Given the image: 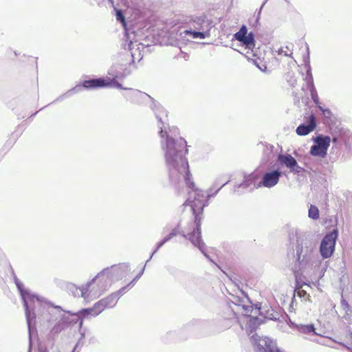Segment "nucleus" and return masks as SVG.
Segmentation results:
<instances>
[{"label": "nucleus", "instance_id": "obj_8", "mask_svg": "<svg viewBox=\"0 0 352 352\" xmlns=\"http://www.w3.org/2000/svg\"><path fill=\"white\" fill-rule=\"evenodd\" d=\"M338 239V230H334L326 234L322 239L319 251L323 259L331 258L336 250V243Z\"/></svg>", "mask_w": 352, "mask_h": 352}, {"label": "nucleus", "instance_id": "obj_7", "mask_svg": "<svg viewBox=\"0 0 352 352\" xmlns=\"http://www.w3.org/2000/svg\"><path fill=\"white\" fill-rule=\"evenodd\" d=\"M281 176V172L278 170H272L265 173L262 178V180L258 184H255L256 176L251 174L245 177L244 183L242 184L245 188L251 187L253 185L254 188H258L264 186L266 188H272L276 185Z\"/></svg>", "mask_w": 352, "mask_h": 352}, {"label": "nucleus", "instance_id": "obj_28", "mask_svg": "<svg viewBox=\"0 0 352 352\" xmlns=\"http://www.w3.org/2000/svg\"><path fill=\"white\" fill-rule=\"evenodd\" d=\"M351 352H352V342L348 345H344Z\"/></svg>", "mask_w": 352, "mask_h": 352}, {"label": "nucleus", "instance_id": "obj_1", "mask_svg": "<svg viewBox=\"0 0 352 352\" xmlns=\"http://www.w3.org/2000/svg\"><path fill=\"white\" fill-rule=\"evenodd\" d=\"M155 114L162 125L159 126L160 129L159 133L161 138L162 149L168 168L170 180L175 185L184 182L189 188L186 206L190 207L195 215L196 229L189 234L188 239L195 246L197 247L206 256L205 245L201 239V217L199 214L202 213L203 209L206 205L208 197L217 194L223 186L230 182V179L221 181V178H218L214 183V187L217 188L215 192L212 194V189L210 188L208 195L206 196L203 190L196 186L190 173L188 163L184 156L187 152L186 148V142L182 138L175 140L170 136L169 133L176 135L177 129H169V132L167 131L166 127L167 113L162 107H158Z\"/></svg>", "mask_w": 352, "mask_h": 352}, {"label": "nucleus", "instance_id": "obj_17", "mask_svg": "<svg viewBox=\"0 0 352 352\" xmlns=\"http://www.w3.org/2000/svg\"><path fill=\"white\" fill-rule=\"evenodd\" d=\"M140 46L143 47L142 45L138 44L136 42L130 41L129 43V50L131 51V56L133 60H140L142 57V55L140 51Z\"/></svg>", "mask_w": 352, "mask_h": 352}, {"label": "nucleus", "instance_id": "obj_2", "mask_svg": "<svg viewBox=\"0 0 352 352\" xmlns=\"http://www.w3.org/2000/svg\"><path fill=\"white\" fill-rule=\"evenodd\" d=\"M15 283L23 300L30 338L36 323L45 325L50 323L54 318L60 319L52 327L51 333L58 334L65 329L68 322L67 314H63L60 307H54L46 299L24 289L18 280H16Z\"/></svg>", "mask_w": 352, "mask_h": 352}, {"label": "nucleus", "instance_id": "obj_22", "mask_svg": "<svg viewBox=\"0 0 352 352\" xmlns=\"http://www.w3.org/2000/svg\"><path fill=\"white\" fill-rule=\"evenodd\" d=\"M248 30L245 26H243L239 32H237L234 34V38L241 42L243 41V39L245 38V36L248 35Z\"/></svg>", "mask_w": 352, "mask_h": 352}, {"label": "nucleus", "instance_id": "obj_16", "mask_svg": "<svg viewBox=\"0 0 352 352\" xmlns=\"http://www.w3.org/2000/svg\"><path fill=\"white\" fill-rule=\"evenodd\" d=\"M306 67L307 68V76L306 79L307 80V83L310 85L311 96L313 101L316 104H318L319 103V99H318V96L317 94V91L314 86L313 78H312L311 72V67L309 63L306 65Z\"/></svg>", "mask_w": 352, "mask_h": 352}, {"label": "nucleus", "instance_id": "obj_14", "mask_svg": "<svg viewBox=\"0 0 352 352\" xmlns=\"http://www.w3.org/2000/svg\"><path fill=\"white\" fill-rule=\"evenodd\" d=\"M124 289L125 288H122V290L119 291L118 292L112 294L107 298L100 300L99 303L101 304L100 306H102L103 310L106 308L113 307L116 305L119 296L121 295L122 292L124 291Z\"/></svg>", "mask_w": 352, "mask_h": 352}, {"label": "nucleus", "instance_id": "obj_9", "mask_svg": "<svg viewBox=\"0 0 352 352\" xmlns=\"http://www.w3.org/2000/svg\"><path fill=\"white\" fill-rule=\"evenodd\" d=\"M312 140L314 144L310 148V154L314 157H325L331 143L330 137L319 135Z\"/></svg>", "mask_w": 352, "mask_h": 352}, {"label": "nucleus", "instance_id": "obj_21", "mask_svg": "<svg viewBox=\"0 0 352 352\" xmlns=\"http://www.w3.org/2000/svg\"><path fill=\"white\" fill-rule=\"evenodd\" d=\"M296 295L301 299L302 302H311L309 294H308L307 292L303 289H299L298 291H296Z\"/></svg>", "mask_w": 352, "mask_h": 352}, {"label": "nucleus", "instance_id": "obj_19", "mask_svg": "<svg viewBox=\"0 0 352 352\" xmlns=\"http://www.w3.org/2000/svg\"><path fill=\"white\" fill-rule=\"evenodd\" d=\"M184 34H188L192 36V38H205L208 34L205 32H196L192 30H185Z\"/></svg>", "mask_w": 352, "mask_h": 352}, {"label": "nucleus", "instance_id": "obj_24", "mask_svg": "<svg viewBox=\"0 0 352 352\" xmlns=\"http://www.w3.org/2000/svg\"><path fill=\"white\" fill-rule=\"evenodd\" d=\"M116 19L118 21H119L122 24V25L125 28L126 23H125L124 16L120 10H118L116 12Z\"/></svg>", "mask_w": 352, "mask_h": 352}, {"label": "nucleus", "instance_id": "obj_29", "mask_svg": "<svg viewBox=\"0 0 352 352\" xmlns=\"http://www.w3.org/2000/svg\"><path fill=\"white\" fill-rule=\"evenodd\" d=\"M144 269L141 271L140 274L136 277V278H138L142 274H143Z\"/></svg>", "mask_w": 352, "mask_h": 352}, {"label": "nucleus", "instance_id": "obj_25", "mask_svg": "<svg viewBox=\"0 0 352 352\" xmlns=\"http://www.w3.org/2000/svg\"><path fill=\"white\" fill-rule=\"evenodd\" d=\"M278 54H280V55L283 54L285 56H290L292 54V52L289 50V49L287 47H286L285 48L281 47L278 50Z\"/></svg>", "mask_w": 352, "mask_h": 352}, {"label": "nucleus", "instance_id": "obj_26", "mask_svg": "<svg viewBox=\"0 0 352 352\" xmlns=\"http://www.w3.org/2000/svg\"><path fill=\"white\" fill-rule=\"evenodd\" d=\"M319 109L323 111V113L324 116H327L329 114H330V111L329 110H323V109L320 107V106H318Z\"/></svg>", "mask_w": 352, "mask_h": 352}, {"label": "nucleus", "instance_id": "obj_6", "mask_svg": "<svg viewBox=\"0 0 352 352\" xmlns=\"http://www.w3.org/2000/svg\"><path fill=\"white\" fill-rule=\"evenodd\" d=\"M230 307L241 327L243 328L245 325V329L250 334L263 322L261 318L256 317L259 310L254 309L252 305L233 303Z\"/></svg>", "mask_w": 352, "mask_h": 352}, {"label": "nucleus", "instance_id": "obj_15", "mask_svg": "<svg viewBox=\"0 0 352 352\" xmlns=\"http://www.w3.org/2000/svg\"><path fill=\"white\" fill-rule=\"evenodd\" d=\"M316 127L315 118L313 115L309 117V122L307 124H301L296 129L298 135H307L314 130Z\"/></svg>", "mask_w": 352, "mask_h": 352}, {"label": "nucleus", "instance_id": "obj_5", "mask_svg": "<svg viewBox=\"0 0 352 352\" xmlns=\"http://www.w3.org/2000/svg\"><path fill=\"white\" fill-rule=\"evenodd\" d=\"M125 75L121 72L120 65L112 66L108 72V75L105 78H96L85 80L82 86L78 85L74 89L69 91H78L82 87L85 89H96L102 87H115L120 89H126L123 88L122 85L118 82V80L124 78Z\"/></svg>", "mask_w": 352, "mask_h": 352}, {"label": "nucleus", "instance_id": "obj_18", "mask_svg": "<svg viewBox=\"0 0 352 352\" xmlns=\"http://www.w3.org/2000/svg\"><path fill=\"white\" fill-rule=\"evenodd\" d=\"M241 43L248 50H252L254 47V40L252 33L248 34Z\"/></svg>", "mask_w": 352, "mask_h": 352}, {"label": "nucleus", "instance_id": "obj_4", "mask_svg": "<svg viewBox=\"0 0 352 352\" xmlns=\"http://www.w3.org/2000/svg\"><path fill=\"white\" fill-rule=\"evenodd\" d=\"M116 269H106L100 272L92 280L86 285L85 287L77 288L73 285L69 286V289L75 296L80 295L85 300H89L99 297L111 284V275Z\"/></svg>", "mask_w": 352, "mask_h": 352}, {"label": "nucleus", "instance_id": "obj_32", "mask_svg": "<svg viewBox=\"0 0 352 352\" xmlns=\"http://www.w3.org/2000/svg\"><path fill=\"white\" fill-rule=\"evenodd\" d=\"M38 352H46L45 351H39Z\"/></svg>", "mask_w": 352, "mask_h": 352}, {"label": "nucleus", "instance_id": "obj_12", "mask_svg": "<svg viewBox=\"0 0 352 352\" xmlns=\"http://www.w3.org/2000/svg\"><path fill=\"white\" fill-rule=\"evenodd\" d=\"M289 326L293 329L297 330L300 333L306 336L309 339L318 342L317 340L311 338L313 336H320V334L316 331L314 324H297L294 322H291Z\"/></svg>", "mask_w": 352, "mask_h": 352}, {"label": "nucleus", "instance_id": "obj_3", "mask_svg": "<svg viewBox=\"0 0 352 352\" xmlns=\"http://www.w3.org/2000/svg\"><path fill=\"white\" fill-rule=\"evenodd\" d=\"M316 245L307 237H299L296 246V265L294 274L297 280H318L327 270V262L315 256Z\"/></svg>", "mask_w": 352, "mask_h": 352}, {"label": "nucleus", "instance_id": "obj_30", "mask_svg": "<svg viewBox=\"0 0 352 352\" xmlns=\"http://www.w3.org/2000/svg\"><path fill=\"white\" fill-rule=\"evenodd\" d=\"M265 318L271 319L272 318V314H269V315L266 316Z\"/></svg>", "mask_w": 352, "mask_h": 352}, {"label": "nucleus", "instance_id": "obj_27", "mask_svg": "<svg viewBox=\"0 0 352 352\" xmlns=\"http://www.w3.org/2000/svg\"><path fill=\"white\" fill-rule=\"evenodd\" d=\"M351 352H352V342L348 345H344Z\"/></svg>", "mask_w": 352, "mask_h": 352}, {"label": "nucleus", "instance_id": "obj_20", "mask_svg": "<svg viewBox=\"0 0 352 352\" xmlns=\"http://www.w3.org/2000/svg\"><path fill=\"white\" fill-rule=\"evenodd\" d=\"M308 216L309 218L312 219H318L319 218L318 208L314 205H311L309 209Z\"/></svg>", "mask_w": 352, "mask_h": 352}, {"label": "nucleus", "instance_id": "obj_10", "mask_svg": "<svg viewBox=\"0 0 352 352\" xmlns=\"http://www.w3.org/2000/svg\"><path fill=\"white\" fill-rule=\"evenodd\" d=\"M125 97L135 102H140L142 101L146 103L151 102L155 107H157V104L150 96L137 89H129V92L125 94Z\"/></svg>", "mask_w": 352, "mask_h": 352}, {"label": "nucleus", "instance_id": "obj_31", "mask_svg": "<svg viewBox=\"0 0 352 352\" xmlns=\"http://www.w3.org/2000/svg\"><path fill=\"white\" fill-rule=\"evenodd\" d=\"M333 142H336V138H333Z\"/></svg>", "mask_w": 352, "mask_h": 352}, {"label": "nucleus", "instance_id": "obj_11", "mask_svg": "<svg viewBox=\"0 0 352 352\" xmlns=\"http://www.w3.org/2000/svg\"><path fill=\"white\" fill-rule=\"evenodd\" d=\"M101 304L98 302L94 305L92 308L85 309L80 311L77 314H72V316L76 317L80 319L79 327H81L82 325V320L83 318H87L89 317H95L100 314L103 311L102 306H100Z\"/></svg>", "mask_w": 352, "mask_h": 352}, {"label": "nucleus", "instance_id": "obj_23", "mask_svg": "<svg viewBox=\"0 0 352 352\" xmlns=\"http://www.w3.org/2000/svg\"><path fill=\"white\" fill-rule=\"evenodd\" d=\"M176 235V233L175 232H172L171 233H170L167 236H166L164 238V239L163 241H162L161 242H160L158 244H157V249L153 252L151 256L156 252V251L160 248H161L166 242H167L168 241H169L170 239H172L174 236Z\"/></svg>", "mask_w": 352, "mask_h": 352}, {"label": "nucleus", "instance_id": "obj_13", "mask_svg": "<svg viewBox=\"0 0 352 352\" xmlns=\"http://www.w3.org/2000/svg\"><path fill=\"white\" fill-rule=\"evenodd\" d=\"M278 162L289 168L291 172L299 173L302 171V168L298 165L294 157L291 155H280L278 157Z\"/></svg>", "mask_w": 352, "mask_h": 352}]
</instances>
